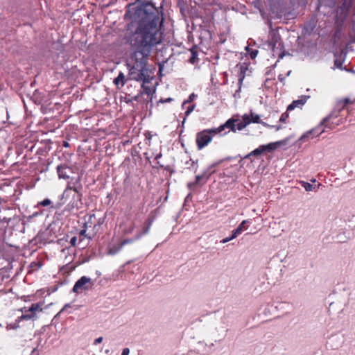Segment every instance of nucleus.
Masks as SVG:
<instances>
[{
    "instance_id": "nucleus-1",
    "label": "nucleus",
    "mask_w": 355,
    "mask_h": 355,
    "mask_svg": "<svg viewBox=\"0 0 355 355\" xmlns=\"http://www.w3.org/2000/svg\"><path fill=\"white\" fill-rule=\"evenodd\" d=\"M125 17L132 20L125 38L134 49L127 66L146 67L153 47L161 42L162 12L150 1L133 3L128 5Z\"/></svg>"
},
{
    "instance_id": "nucleus-2",
    "label": "nucleus",
    "mask_w": 355,
    "mask_h": 355,
    "mask_svg": "<svg viewBox=\"0 0 355 355\" xmlns=\"http://www.w3.org/2000/svg\"><path fill=\"white\" fill-rule=\"evenodd\" d=\"M157 68H141V78L143 80V83L141 85V89H143L145 94L148 98L146 101V109L149 110L150 114H151V110L153 107V94L155 93V86L157 83L155 81V84H152L153 80H155V72Z\"/></svg>"
},
{
    "instance_id": "nucleus-3",
    "label": "nucleus",
    "mask_w": 355,
    "mask_h": 355,
    "mask_svg": "<svg viewBox=\"0 0 355 355\" xmlns=\"http://www.w3.org/2000/svg\"><path fill=\"white\" fill-rule=\"evenodd\" d=\"M338 117V114L336 112V111H333L330 112L327 116L322 119V120L320 121V123L315 126V128H312L311 130L304 132L299 139V141L301 143L304 142L307 139L311 137H315L319 135H320L322 133L325 132V127L324 126V124L325 122L329 121L330 120H332L334 119H336Z\"/></svg>"
},
{
    "instance_id": "nucleus-4",
    "label": "nucleus",
    "mask_w": 355,
    "mask_h": 355,
    "mask_svg": "<svg viewBox=\"0 0 355 355\" xmlns=\"http://www.w3.org/2000/svg\"><path fill=\"white\" fill-rule=\"evenodd\" d=\"M288 137L285 138L284 139L277 141L275 142H271L266 145H260L258 148H255L252 151H251L250 153L246 155L243 159H248L250 158L252 156H259L261 155L263 153H270L276 150L277 148L285 146L287 144L288 141Z\"/></svg>"
},
{
    "instance_id": "nucleus-5",
    "label": "nucleus",
    "mask_w": 355,
    "mask_h": 355,
    "mask_svg": "<svg viewBox=\"0 0 355 355\" xmlns=\"http://www.w3.org/2000/svg\"><path fill=\"white\" fill-rule=\"evenodd\" d=\"M0 256L7 262L16 261L19 257V247L8 243L0 245Z\"/></svg>"
},
{
    "instance_id": "nucleus-6",
    "label": "nucleus",
    "mask_w": 355,
    "mask_h": 355,
    "mask_svg": "<svg viewBox=\"0 0 355 355\" xmlns=\"http://www.w3.org/2000/svg\"><path fill=\"white\" fill-rule=\"evenodd\" d=\"M218 132L216 128L205 129L196 134V144L198 150H202L207 146L212 140L213 137Z\"/></svg>"
},
{
    "instance_id": "nucleus-7",
    "label": "nucleus",
    "mask_w": 355,
    "mask_h": 355,
    "mask_svg": "<svg viewBox=\"0 0 355 355\" xmlns=\"http://www.w3.org/2000/svg\"><path fill=\"white\" fill-rule=\"evenodd\" d=\"M83 186L81 183V177L71 178L67 182V187L61 195V198H69L72 192H83Z\"/></svg>"
},
{
    "instance_id": "nucleus-8",
    "label": "nucleus",
    "mask_w": 355,
    "mask_h": 355,
    "mask_svg": "<svg viewBox=\"0 0 355 355\" xmlns=\"http://www.w3.org/2000/svg\"><path fill=\"white\" fill-rule=\"evenodd\" d=\"M93 285L94 283L91 278L87 276H82L75 282L71 291L79 294L83 291H89Z\"/></svg>"
},
{
    "instance_id": "nucleus-9",
    "label": "nucleus",
    "mask_w": 355,
    "mask_h": 355,
    "mask_svg": "<svg viewBox=\"0 0 355 355\" xmlns=\"http://www.w3.org/2000/svg\"><path fill=\"white\" fill-rule=\"evenodd\" d=\"M354 0H343L341 5L338 8L336 13V21L342 24L347 18L349 10L352 6Z\"/></svg>"
},
{
    "instance_id": "nucleus-10",
    "label": "nucleus",
    "mask_w": 355,
    "mask_h": 355,
    "mask_svg": "<svg viewBox=\"0 0 355 355\" xmlns=\"http://www.w3.org/2000/svg\"><path fill=\"white\" fill-rule=\"evenodd\" d=\"M250 223L248 220H243L238 227L234 229L230 236L223 239L220 242L221 243H226L234 239H236L239 234L242 233L243 229L245 228V225Z\"/></svg>"
},
{
    "instance_id": "nucleus-11",
    "label": "nucleus",
    "mask_w": 355,
    "mask_h": 355,
    "mask_svg": "<svg viewBox=\"0 0 355 355\" xmlns=\"http://www.w3.org/2000/svg\"><path fill=\"white\" fill-rule=\"evenodd\" d=\"M70 196H71V199L67 205L69 209L80 208L83 205V192H73V193H71Z\"/></svg>"
},
{
    "instance_id": "nucleus-12",
    "label": "nucleus",
    "mask_w": 355,
    "mask_h": 355,
    "mask_svg": "<svg viewBox=\"0 0 355 355\" xmlns=\"http://www.w3.org/2000/svg\"><path fill=\"white\" fill-rule=\"evenodd\" d=\"M57 173L60 179H69L72 173V168L65 164H60L56 167Z\"/></svg>"
},
{
    "instance_id": "nucleus-13",
    "label": "nucleus",
    "mask_w": 355,
    "mask_h": 355,
    "mask_svg": "<svg viewBox=\"0 0 355 355\" xmlns=\"http://www.w3.org/2000/svg\"><path fill=\"white\" fill-rule=\"evenodd\" d=\"M251 70H250V68H240V71L239 73V80H238V85L239 88L237 90H236L235 93L234 94V96L235 98L240 97V92L241 90V86L243 84V81L245 77V75H250V73H251Z\"/></svg>"
},
{
    "instance_id": "nucleus-14",
    "label": "nucleus",
    "mask_w": 355,
    "mask_h": 355,
    "mask_svg": "<svg viewBox=\"0 0 355 355\" xmlns=\"http://www.w3.org/2000/svg\"><path fill=\"white\" fill-rule=\"evenodd\" d=\"M207 182V180L200 173L195 176V181L188 182L187 187L189 190L193 191L196 187H201Z\"/></svg>"
},
{
    "instance_id": "nucleus-15",
    "label": "nucleus",
    "mask_w": 355,
    "mask_h": 355,
    "mask_svg": "<svg viewBox=\"0 0 355 355\" xmlns=\"http://www.w3.org/2000/svg\"><path fill=\"white\" fill-rule=\"evenodd\" d=\"M239 119H234L233 117L229 119L225 123L220 125L219 127L216 128L218 134L221 133L225 128L230 129L231 131L236 132V123Z\"/></svg>"
},
{
    "instance_id": "nucleus-16",
    "label": "nucleus",
    "mask_w": 355,
    "mask_h": 355,
    "mask_svg": "<svg viewBox=\"0 0 355 355\" xmlns=\"http://www.w3.org/2000/svg\"><path fill=\"white\" fill-rule=\"evenodd\" d=\"M44 96V93L40 92L38 89H35L30 98L36 105H42ZM41 109L43 113H46V108L43 105H42Z\"/></svg>"
},
{
    "instance_id": "nucleus-17",
    "label": "nucleus",
    "mask_w": 355,
    "mask_h": 355,
    "mask_svg": "<svg viewBox=\"0 0 355 355\" xmlns=\"http://www.w3.org/2000/svg\"><path fill=\"white\" fill-rule=\"evenodd\" d=\"M309 98V96H301L299 99L293 101L290 105H288L287 111H291L294 110L295 107H301L306 103V102Z\"/></svg>"
},
{
    "instance_id": "nucleus-18",
    "label": "nucleus",
    "mask_w": 355,
    "mask_h": 355,
    "mask_svg": "<svg viewBox=\"0 0 355 355\" xmlns=\"http://www.w3.org/2000/svg\"><path fill=\"white\" fill-rule=\"evenodd\" d=\"M334 67H342L343 64L345 62L347 51L341 50L340 51H336L334 54Z\"/></svg>"
},
{
    "instance_id": "nucleus-19",
    "label": "nucleus",
    "mask_w": 355,
    "mask_h": 355,
    "mask_svg": "<svg viewBox=\"0 0 355 355\" xmlns=\"http://www.w3.org/2000/svg\"><path fill=\"white\" fill-rule=\"evenodd\" d=\"M129 80L128 79V76L125 77L123 73L121 71L119 72L117 77H116L113 83L115 85L116 87L119 89H121L128 82Z\"/></svg>"
},
{
    "instance_id": "nucleus-20",
    "label": "nucleus",
    "mask_w": 355,
    "mask_h": 355,
    "mask_svg": "<svg viewBox=\"0 0 355 355\" xmlns=\"http://www.w3.org/2000/svg\"><path fill=\"white\" fill-rule=\"evenodd\" d=\"M129 73L128 74V79L130 80L142 81L141 78V68H128Z\"/></svg>"
},
{
    "instance_id": "nucleus-21",
    "label": "nucleus",
    "mask_w": 355,
    "mask_h": 355,
    "mask_svg": "<svg viewBox=\"0 0 355 355\" xmlns=\"http://www.w3.org/2000/svg\"><path fill=\"white\" fill-rule=\"evenodd\" d=\"M37 210L33 211L32 214L29 215H24V221L25 223H30L32 221V220L36 217H38L40 216H42L44 214L45 210L42 209L41 208H36Z\"/></svg>"
},
{
    "instance_id": "nucleus-22",
    "label": "nucleus",
    "mask_w": 355,
    "mask_h": 355,
    "mask_svg": "<svg viewBox=\"0 0 355 355\" xmlns=\"http://www.w3.org/2000/svg\"><path fill=\"white\" fill-rule=\"evenodd\" d=\"M198 48L196 45L193 46L190 49L191 56L189 58V62L191 64H196V62L198 60Z\"/></svg>"
},
{
    "instance_id": "nucleus-23",
    "label": "nucleus",
    "mask_w": 355,
    "mask_h": 355,
    "mask_svg": "<svg viewBox=\"0 0 355 355\" xmlns=\"http://www.w3.org/2000/svg\"><path fill=\"white\" fill-rule=\"evenodd\" d=\"M196 107V104H192L189 106L187 107L185 112H184V118L182 122V125H181V128H180V137L181 136V135L182 134V132H184V123L186 121V118L193 111V110L195 109Z\"/></svg>"
},
{
    "instance_id": "nucleus-24",
    "label": "nucleus",
    "mask_w": 355,
    "mask_h": 355,
    "mask_svg": "<svg viewBox=\"0 0 355 355\" xmlns=\"http://www.w3.org/2000/svg\"><path fill=\"white\" fill-rule=\"evenodd\" d=\"M153 223V219L148 218L144 225V226L142 228V230L137 234V236H140V239L142 237V236L147 234L149 232V230L150 229V227Z\"/></svg>"
},
{
    "instance_id": "nucleus-25",
    "label": "nucleus",
    "mask_w": 355,
    "mask_h": 355,
    "mask_svg": "<svg viewBox=\"0 0 355 355\" xmlns=\"http://www.w3.org/2000/svg\"><path fill=\"white\" fill-rule=\"evenodd\" d=\"M43 305V302H37V303H33L31 304V306L28 309V311H30L31 314H33V316L35 317L36 311H42V309L41 308Z\"/></svg>"
},
{
    "instance_id": "nucleus-26",
    "label": "nucleus",
    "mask_w": 355,
    "mask_h": 355,
    "mask_svg": "<svg viewBox=\"0 0 355 355\" xmlns=\"http://www.w3.org/2000/svg\"><path fill=\"white\" fill-rule=\"evenodd\" d=\"M186 165H189V166L187 168V169L193 171L194 173L197 172V170L198 168V160H193L191 158H190L189 160L185 162Z\"/></svg>"
},
{
    "instance_id": "nucleus-27",
    "label": "nucleus",
    "mask_w": 355,
    "mask_h": 355,
    "mask_svg": "<svg viewBox=\"0 0 355 355\" xmlns=\"http://www.w3.org/2000/svg\"><path fill=\"white\" fill-rule=\"evenodd\" d=\"M122 246L120 243H119L118 245H112V247H110L108 250V254H110V255H115L116 254H117L119 252L121 251V250L122 249Z\"/></svg>"
},
{
    "instance_id": "nucleus-28",
    "label": "nucleus",
    "mask_w": 355,
    "mask_h": 355,
    "mask_svg": "<svg viewBox=\"0 0 355 355\" xmlns=\"http://www.w3.org/2000/svg\"><path fill=\"white\" fill-rule=\"evenodd\" d=\"M225 160H231V157H227L225 159H219L218 161H216L213 163H211V164H209L208 166L209 168L212 170V171H216V168L218 167L221 163H223Z\"/></svg>"
},
{
    "instance_id": "nucleus-29",
    "label": "nucleus",
    "mask_w": 355,
    "mask_h": 355,
    "mask_svg": "<svg viewBox=\"0 0 355 355\" xmlns=\"http://www.w3.org/2000/svg\"><path fill=\"white\" fill-rule=\"evenodd\" d=\"M250 116H251V119H252V121H251L252 123H262L265 126H269L268 124H267L266 123L262 122L261 121L260 116L259 114L251 113Z\"/></svg>"
},
{
    "instance_id": "nucleus-30",
    "label": "nucleus",
    "mask_w": 355,
    "mask_h": 355,
    "mask_svg": "<svg viewBox=\"0 0 355 355\" xmlns=\"http://www.w3.org/2000/svg\"><path fill=\"white\" fill-rule=\"evenodd\" d=\"M216 173V171H212L211 170L209 166H207L206 168H205L201 174L202 175V176L205 178V180H207V181L209 180V179L210 178V177L214 174Z\"/></svg>"
},
{
    "instance_id": "nucleus-31",
    "label": "nucleus",
    "mask_w": 355,
    "mask_h": 355,
    "mask_svg": "<svg viewBox=\"0 0 355 355\" xmlns=\"http://www.w3.org/2000/svg\"><path fill=\"white\" fill-rule=\"evenodd\" d=\"M139 239H140V236H137L136 234L132 238L123 239V241H121L120 242V244L121 245L122 247H123L124 245H125L127 244L132 243Z\"/></svg>"
},
{
    "instance_id": "nucleus-32",
    "label": "nucleus",
    "mask_w": 355,
    "mask_h": 355,
    "mask_svg": "<svg viewBox=\"0 0 355 355\" xmlns=\"http://www.w3.org/2000/svg\"><path fill=\"white\" fill-rule=\"evenodd\" d=\"M300 184L306 191H311L315 189V187L312 184L305 181H300Z\"/></svg>"
},
{
    "instance_id": "nucleus-33",
    "label": "nucleus",
    "mask_w": 355,
    "mask_h": 355,
    "mask_svg": "<svg viewBox=\"0 0 355 355\" xmlns=\"http://www.w3.org/2000/svg\"><path fill=\"white\" fill-rule=\"evenodd\" d=\"M52 204L51 200L49 198H45L43 200L39 202L36 206H35V208H41V207H46L49 206Z\"/></svg>"
},
{
    "instance_id": "nucleus-34",
    "label": "nucleus",
    "mask_w": 355,
    "mask_h": 355,
    "mask_svg": "<svg viewBox=\"0 0 355 355\" xmlns=\"http://www.w3.org/2000/svg\"><path fill=\"white\" fill-rule=\"evenodd\" d=\"M338 125H339V123H335L333 121H331V120H330L329 121L325 122V123L324 124V126L325 127V129L333 130Z\"/></svg>"
},
{
    "instance_id": "nucleus-35",
    "label": "nucleus",
    "mask_w": 355,
    "mask_h": 355,
    "mask_svg": "<svg viewBox=\"0 0 355 355\" xmlns=\"http://www.w3.org/2000/svg\"><path fill=\"white\" fill-rule=\"evenodd\" d=\"M144 94H145V92H144V89H141L138 94H137L134 96H132V101H135L138 103L141 102V98H142V96Z\"/></svg>"
},
{
    "instance_id": "nucleus-36",
    "label": "nucleus",
    "mask_w": 355,
    "mask_h": 355,
    "mask_svg": "<svg viewBox=\"0 0 355 355\" xmlns=\"http://www.w3.org/2000/svg\"><path fill=\"white\" fill-rule=\"evenodd\" d=\"M35 316H33V314L29 313V314H23L20 317L17 318V321L21 322V320H28L31 319H33Z\"/></svg>"
},
{
    "instance_id": "nucleus-37",
    "label": "nucleus",
    "mask_w": 355,
    "mask_h": 355,
    "mask_svg": "<svg viewBox=\"0 0 355 355\" xmlns=\"http://www.w3.org/2000/svg\"><path fill=\"white\" fill-rule=\"evenodd\" d=\"M19 321H17V318L13 323L8 324L7 325V329H17L19 327Z\"/></svg>"
},
{
    "instance_id": "nucleus-38",
    "label": "nucleus",
    "mask_w": 355,
    "mask_h": 355,
    "mask_svg": "<svg viewBox=\"0 0 355 355\" xmlns=\"http://www.w3.org/2000/svg\"><path fill=\"white\" fill-rule=\"evenodd\" d=\"M29 267L32 268L33 270H37L42 267V263L40 262L33 261L30 263Z\"/></svg>"
},
{
    "instance_id": "nucleus-39",
    "label": "nucleus",
    "mask_w": 355,
    "mask_h": 355,
    "mask_svg": "<svg viewBox=\"0 0 355 355\" xmlns=\"http://www.w3.org/2000/svg\"><path fill=\"white\" fill-rule=\"evenodd\" d=\"M341 103H343V105L341 107V108L339 109L338 112H336L338 114V112L344 109V107L345 106H347L348 104H350V103H352V101H351V99L349 98H345L342 101Z\"/></svg>"
},
{
    "instance_id": "nucleus-40",
    "label": "nucleus",
    "mask_w": 355,
    "mask_h": 355,
    "mask_svg": "<svg viewBox=\"0 0 355 355\" xmlns=\"http://www.w3.org/2000/svg\"><path fill=\"white\" fill-rule=\"evenodd\" d=\"M251 121H252V119H251L250 114V115H248V114H245L242 116V122H243V123H246V126H247L248 124H250V123H252V122H251Z\"/></svg>"
},
{
    "instance_id": "nucleus-41",
    "label": "nucleus",
    "mask_w": 355,
    "mask_h": 355,
    "mask_svg": "<svg viewBox=\"0 0 355 355\" xmlns=\"http://www.w3.org/2000/svg\"><path fill=\"white\" fill-rule=\"evenodd\" d=\"M51 142L50 141H45L44 149L40 148L37 153H39V151H44L46 153L49 152L51 148Z\"/></svg>"
},
{
    "instance_id": "nucleus-42",
    "label": "nucleus",
    "mask_w": 355,
    "mask_h": 355,
    "mask_svg": "<svg viewBox=\"0 0 355 355\" xmlns=\"http://www.w3.org/2000/svg\"><path fill=\"white\" fill-rule=\"evenodd\" d=\"M196 97H197V95H196L194 93L191 94L189 95V98L187 100L184 101L182 106L183 107L185 104L192 102Z\"/></svg>"
},
{
    "instance_id": "nucleus-43",
    "label": "nucleus",
    "mask_w": 355,
    "mask_h": 355,
    "mask_svg": "<svg viewBox=\"0 0 355 355\" xmlns=\"http://www.w3.org/2000/svg\"><path fill=\"white\" fill-rule=\"evenodd\" d=\"M246 127V123H243L242 121H239L236 124V131L242 130Z\"/></svg>"
},
{
    "instance_id": "nucleus-44",
    "label": "nucleus",
    "mask_w": 355,
    "mask_h": 355,
    "mask_svg": "<svg viewBox=\"0 0 355 355\" xmlns=\"http://www.w3.org/2000/svg\"><path fill=\"white\" fill-rule=\"evenodd\" d=\"M288 111L286 110V112H284L282 114L280 118H279V121L280 122H286V119L288 118Z\"/></svg>"
},
{
    "instance_id": "nucleus-45",
    "label": "nucleus",
    "mask_w": 355,
    "mask_h": 355,
    "mask_svg": "<svg viewBox=\"0 0 355 355\" xmlns=\"http://www.w3.org/2000/svg\"><path fill=\"white\" fill-rule=\"evenodd\" d=\"M124 101L127 103V104H132V96H130V94H128L126 93L125 94V96L124 97Z\"/></svg>"
},
{
    "instance_id": "nucleus-46",
    "label": "nucleus",
    "mask_w": 355,
    "mask_h": 355,
    "mask_svg": "<svg viewBox=\"0 0 355 355\" xmlns=\"http://www.w3.org/2000/svg\"><path fill=\"white\" fill-rule=\"evenodd\" d=\"M135 229V225L132 223L129 227L125 229L124 233L125 234H132Z\"/></svg>"
},
{
    "instance_id": "nucleus-47",
    "label": "nucleus",
    "mask_w": 355,
    "mask_h": 355,
    "mask_svg": "<svg viewBox=\"0 0 355 355\" xmlns=\"http://www.w3.org/2000/svg\"><path fill=\"white\" fill-rule=\"evenodd\" d=\"M258 52L259 51L257 49H252L248 54L250 55L251 59L254 60L257 57Z\"/></svg>"
},
{
    "instance_id": "nucleus-48",
    "label": "nucleus",
    "mask_w": 355,
    "mask_h": 355,
    "mask_svg": "<svg viewBox=\"0 0 355 355\" xmlns=\"http://www.w3.org/2000/svg\"><path fill=\"white\" fill-rule=\"evenodd\" d=\"M173 101V98H171V97H168V98H161L158 102L157 103H170V102H172Z\"/></svg>"
},
{
    "instance_id": "nucleus-49",
    "label": "nucleus",
    "mask_w": 355,
    "mask_h": 355,
    "mask_svg": "<svg viewBox=\"0 0 355 355\" xmlns=\"http://www.w3.org/2000/svg\"><path fill=\"white\" fill-rule=\"evenodd\" d=\"M105 217H101V218H99L97 223L94 225V228H96L97 226H101V225H103L105 222Z\"/></svg>"
},
{
    "instance_id": "nucleus-50",
    "label": "nucleus",
    "mask_w": 355,
    "mask_h": 355,
    "mask_svg": "<svg viewBox=\"0 0 355 355\" xmlns=\"http://www.w3.org/2000/svg\"><path fill=\"white\" fill-rule=\"evenodd\" d=\"M270 83H271V79H270V78H266V80H265V81H264V83H263V86H264L266 88L269 89V88L271 87Z\"/></svg>"
},
{
    "instance_id": "nucleus-51",
    "label": "nucleus",
    "mask_w": 355,
    "mask_h": 355,
    "mask_svg": "<svg viewBox=\"0 0 355 355\" xmlns=\"http://www.w3.org/2000/svg\"><path fill=\"white\" fill-rule=\"evenodd\" d=\"M279 37V35L276 34L275 33H272L271 42L273 43L274 44H275Z\"/></svg>"
},
{
    "instance_id": "nucleus-52",
    "label": "nucleus",
    "mask_w": 355,
    "mask_h": 355,
    "mask_svg": "<svg viewBox=\"0 0 355 355\" xmlns=\"http://www.w3.org/2000/svg\"><path fill=\"white\" fill-rule=\"evenodd\" d=\"M76 242H77V237L76 236H73L70 239V244L71 246L73 247H75L76 245Z\"/></svg>"
},
{
    "instance_id": "nucleus-53",
    "label": "nucleus",
    "mask_w": 355,
    "mask_h": 355,
    "mask_svg": "<svg viewBox=\"0 0 355 355\" xmlns=\"http://www.w3.org/2000/svg\"><path fill=\"white\" fill-rule=\"evenodd\" d=\"M58 288H59V286H58V285H54V286H53L50 287V288H49V291L51 293H54V292H55V291H58Z\"/></svg>"
},
{
    "instance_id": "nucleus-54",
    "label": "nucleus",
    "mask_w": 355,
    "mask_h": 355,
    "mask_svg": "<svg viewBox=\"0 0 355 355\" xmlns=\"http://www.w3.org/2000/svg\"><path fill=\"white\" fill-rule=\"evenodd\" d=\"M339 69L341 70H345L347 72L355 74V70L354 69V68H339Z\"/></svg>"
},
{
    "instance_id": "nucleus-55",
    "label": "nucleus",
    "mask_w": 355,
    "mask_h": 355,
    "mask_svg": "<svg viewBox=\"0 0 355 355\" xmlns=\"http://www.w3.org/2000/svg\"><path fill=\"white\" fill-rule=\"evenodd\" d=\"M103 340V337H98V338H96L94 341V345H98V344L102 343Z\"/></svg>"
},
{
    "instance_id": "nucleus-56",
    "label": "nucleus",
    "mask_w": 355,
    "mask_h": 355,
    "mask_svg": "<svg viewBox=\"0 0 355 355\" xmlns=\"http://www.w3.org/2000/svg\"><path fill=\"white\" fill-rule=\"evenodd\" d=\"M146 101H148V98L147 97H146V98H144L142 97L141 102H139L142 105V108H146Z\"/></svg>"
},
{
    "instance_id": "nucleus-57",
    "label": "nucleus",
    "mask_w": 355,
    "mask_h": 355,
    "mask_svg": "<svg viewBox=\"0 0 355 355\" xmlns=\"http://www.w3.org/2000/svg\"><path fill=\"white\" fill-rule=\"evenodd\" d=\"M130 349L129 348H124L122 350L121 355H129Z\"/></svg>"
},
{
    "instance_id": "nucleus-58",
    "label": "nucleus",
    "mask_w": 355,
    "mask_h": 355,
    "mask_svg": "<svg viewBox=\"0 0 355 355\" xmlns=\"http://www.w3.org/2000/svg\"><path fill=\"white\" fill-rule=\"evenodd\" d=\"M12 263L13 262H8V266L6 267V270H12L13 268Z\"/></svg>"
},
{
    "instance_id": "nucleus-59",
    "label": "nucleus",
    "mask_w": 355,
    "mask_h": 355,
    "mask_svg": "<svg viewBox=\"0 0 355 355\" xmlns=\"http://www.w3.org/2000/svg\"><path fill=\"white\" fill-rule=\"evenodd\" d=\"M31 355H39V352H38L37 349V348H34L32 350V352L31 353Z\"/></svg>"
},
{
    "instance_id": "nucleus-60",
    "label": "nucleus",
    "mask_w": 355,
    "mask_h": 355,
    "mask_svg": "<svg viewBox=\"0 0 355 355\" xmlns=\"http://www.w3.org/2000/svg\"><path fill=\"white\" fill-rule=\"evenodd\" d=\"M70 306H71L70 304H66L63 306V308L60 310V311L58 313V315L60 314V313H62V311H64L67 308L70 307Z\"/></svg>"
},
{
    "instance_id": "nucleus-61",
    "label": "nucleus",
    "mask_w": 355,
    "mask_h": 355,
    "mask_svg": "<svg viewBox=\"0 0 355 355\" xmlns=\"http://www.w3.org/2000/svg\"><path fill=\"white\" fill-rule=\"evenodd\" d=\"M284 79H285V77H284L282 74H279V75L278 76V80H279L280 82L283 83L284 84Z\"/></svg>"
},
{
    "instance_id": "nucleus-62",
    "label": "nucleus",
    "mask_w": 355,
    "mask_h": 355,
    "mask_svg": "<svg viewBox=\"0 0 355 355\" xmlns=\"http://www.w3.org/2000/svg\"><path fill=\"white\" fill-rule=\"evenodd\" d=\"M269 128H275V130H279L281 129L282 126L281 125H270L268 126Z\"/></svg>"
},
{
    "instance_id": "nucleus-63",
    "label": "nucleus",
    "mask_w": 355,
    "mask_h": 355,
    "mask_svg": "<svg viewBox=\"0 0 355 355\" xmlns=\"http://www.w3.org/2000/svg\"><path fill=\"white\" fill-rule=\"evenodd\" d=\"M89 260H90V257H87L85 258L80 263H84L88 262Z\"/></svg>"
},
{
    "instance_id": "nucleus-64",
    "label": "nucleus",
    "mask_w": 355,
    "mask_h": 355,
    "mask_svg": "<svg viewBox=\"0 0 355 355\" xmlns=\"http://www.w3.org/2000/svg\"><path fill=\"white\" fill-rule=\"evenodd\" d=\"M162 153H159V154H157V155L155 156V160H158L159 158H161V157H162Z\"/></svg>"
}]
</instances>
